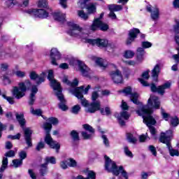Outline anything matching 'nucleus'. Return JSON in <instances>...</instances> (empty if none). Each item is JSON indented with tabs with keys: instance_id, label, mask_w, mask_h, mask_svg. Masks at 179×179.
Listing matches in <instances>:
<instances>
[{
	"instance_id": "1",
	"label": "nucleus",
	"mask_w": 179,
	"mask_h": 179,
	"mask_svg": "<svg viewBox=\"0 0 179 179\" xmlns=\"http://www.w3.org/2000/svg\"><path fill=\"white\" fill-rule=\"evenodd\" d=\"M149 106L152 107V108H159L160 101L159 98L156 96L151 95L148 99V105L141 106L140 109L136 110V113L138 115L143 117V122L149 127L151 135L155 136L157 131H156L155 127H151L150 125H155L156 120L150 115L152 114V109L149 108Z\"/></svg>"
},
{
	"instance_id": "2",
	"label": "nucleus",
	"mask_w": 179,
	"mask_h": 179,
	"mask_svg": "<svg viewBox=\"0 0 179 179\" xmlns=\"http://www.w3.org/2000/svg\"><path fill=\"white\" fill-rule=\"evenodd\" d=\"M82 92H83V85L79 87L70 90V93L73 94V96L77 97V99H80L82 106H83V107L87 108L85 110L87 113H96V111H98V110H100V107H101L100 101H94L90 104H89V102L87 101V100H86L83 97V94H82Z\"/></svg>"
},
{
	"instance_id": "3",
	"label": "nucleus",
	"mask_w": 179,
	"mask_h": 179,
	"mask_svg": "<svg viewBox=\"0 0 179 179\" xmlns=\"http://www.w3.org/2000/svg\"><path fill=\"white\" fill-rule=\"evenodd\" d=\"M30 87H31V82H30V80H25L24 81L20 82L17 86L13 87L11 93L15 99L19 100L26 96V92Z\"/></svg>"
},
{
	"instance_id": "4",
	"label": "nucleus",
	"mask_w": 179,
	"mask_h": 179,
	"mask_svg": "<svg viewBox=\"0 0 179 179\" xmlns=\"http://www.w3.org/2000/svg\"><path fill=\"white\" fill-rule=\"evenodd\" d=\"M105 169L108 173H113L114 176H122L125 179H128V173L124 169V167L117 166L114 161L111 160L110 157L105 156Z\"/></svg>"
},
{
	"instance_id": "5",
	"label": "nucleus",
	"mask_w": 179,
	"mask_h": 179,
	"mask_svg": "<svg viewBox=\"0 0 179 179\" xmlns=\"http://www.w3.org/2000/svg\"><path fill=\"white\" fill-rule=\"evenodd\" d=\"M173 139V130H168L166 132H162L159 137V142L165 143L169 150L171 156H179L178 150L173 149L170 144V141Z\"/></svg>"
},
{
	"instance_id": "6",
	"label": "nucleus",
	"mask_w": 179,
	"mask_h": 179,
	"mask_svg": "<svg viewBox=\"0 0 179 179\" xmlns=\"http://www.w3.org/2000/svg\"><path fill=\"white\" fill-rule=\"evenodd\" d=\"M52 128V125H51L50 123L45 122L43 124V129L46 131V136L45 137V142L50 146L51 149H55L56 152H58L61 148V145L52 140V138L51 137V135H50V132L51 131V129Z\"/></svg>"
},
{
	"instance_id": "7",
	"label": "nucleus",
	"mask_w": 179,
	"mask_h": 179,
	"mask_svg": "<svg viewBox=\"0 0 179 179\" xmlns=\"http://www.w3.org/2000/svg\"><path fill=\"white\" fill-rule=\"evenodd\" d=\"M86 43H88L89 44H92V45H97V47H106V50L109 52H114L115 51V48H117V46L114 45V43L111 42H108L107 39H101V38H96V39H86Z\"/></svg>"
},
{
	"instance_id": "8",
	"label": "nucleus",
	"mask_w": 179,
	"mask_h": 179,
	"mask_svg": "<svg viewBox=\"0 0 179 179\" xmlns=\"http://www.w3.org/2000/svg\"><path fill=\"white\" fill-rule=\"evenodd\" d=\"M68 26L69 27L68 33L70 36H72L73 37H80V38L85 40V42L86 40H88L87 34H83V29L77 24L70 22L68 23Z\"/></svg>"
},
{
	"instance_id": "9",
	"label": "nucleus",
	"mask_w": 179,
	"mask_h": 179,
	"mask_svg": "<svg viewBox=\"0 0 179 179\" xmlns=\"http://www.w3.org/2000/svg\"><path fill=\"white\" fill-rule=\"evenodd\" d=\"M122 93L125 94V96H130V100L132 101L134 104H137V106H139L141 104V102H139V94L137 92H132V88L131 87H127L122 90Z\"/></svg>"
},
{
	"instance_id": "10",
	"label": "nucleus",
	"mask_w": 179,
	"mask_h": 179,
	"mask_svg": "<svg viewBox=\"0 0 179 179\" xmlns=\"http://www.w3.org/2000/svg\"><path fill=\"white\" fill-rule=\"evenodd\" d=\"M99 29H100L102 31H107L108 24L101 22L99 18L95 19L90 27V29L92 30V31H96V30H99Z\"/></svg>"
},
{
	"instance_id": "11",
	"label": "nucleus",
	"mask_w": 179,
	"mask_h": 179,
	"mask_svg": "<svg viewBox=\"0 0 179 179\" xmlns=\"http://www.w3.org/2000/svg\"><path fill=\"white\" fill-rule=\"evenodd\" d=\"M27 13L34 16L35 17H39L40 19H45L48 17V13L44 9H29L27 10Z\"/></svg>"
},
{
	"instance_id": "12",
	"label": "nucleus",
	"mask_w": 179,
	"mask_h": 179,
	"mask_svg": "<svg viewBox=\"0 0 179 179\" xmlns=\"http://www.w3.org/2000/svg\"><path fill=\"white\" fill-rule=\"evenodd\" d=\"M45 76H47V72L43 71L39 76L36 71H31L29 73V78L31 80H36V85H41L44 80H45Z\"/></svg>"
},
{
	"instance_id": "13",
	"label": "nucleus",
	"mask_w": 179,
	"mask_h": 179,
	"mask_svg": "<svg viewBox=\"0 0 179 179\" xmlns=\"http://www.w3.org/2000/svg\"><path fill=\"white\" fill-rule=\"evenodd\" d=\"M48 79L50 82V86L52 87L54 91L58 92L59 90H62L61 84L54 79V71L48 70Z\"/></svg>"
},
{
	"instance_id": "14",
	"label": "nucleus",
	"mask_w": 179,
	"mask_h": 179,
	"mask_svg": "<svg viewBox=\"0 0 179 179\" xmlns=\"http://www.w3.org/2000/svg\"><path fill=\"white\" fill-rule=\"evenodd\" d=\"M170 87H171V83L170 82H166L164 85L158 87H156L155 84H152L150 87L152 92H157L159 94L162 95L164 94V90L170 89Z\"/></svg>"
},
{
	"instance_id": "15",
	"label": "nucleus",
	"mask_w": 179,
	"mask_h": 179,
	"mask_svg": "<svg viewBox=\"0 0 179 179\" xmlns=\"http://www.w3.org/2000/svg\"><path fill=\"white\" fill-rule=\"evenodd\" d=\"M55 96H57L58 100L60 101L59 103V108L62 110V111H66L68 110V106H66V101L62 94V90L55 92Z\"/></svg>"
},
{
	"instance_id": "16",
	"label": "nucleus",
	"mask_w": 179,
	"mask_h": 179,
	"mask_svg": "<svg viewBox=\"0 0 179 179\" xmlns=\"http://www.w3.org/2000/svg\"><path fill=\"white\" fill-rule=\"evenodd\" d=\"M50 58L52 65L58 66V63H57V61L62 58V55H61V52L58 51V49L53 48L50 50Z\"/></svg>"
},
{
	"instance_id": "17",
	"label": "nucleus",
	"mask_w": 179,
	"mask_h": 179,
	"mask_svg": "<svg viewBox=\"0 0 179 179\" xmlns=\"http://www.w3.org/2000/svg\"><path fill=\"white\" fill-rule=\"evenodd\" d=\"M141 33V31H139L138 29L134 28L129 31V36L127 39L126 40V44L127 45H131L132 43L135 41V38L138 37V34Z\"/></svg>"
},
{
	"instance_id": "18",
	"label": "nucleus",
	"mask_w": 179,
	"mask_h": 179,
	"mask_svg": "<svg viewBox=\"0 0 179 179\" xmlns=\"http://www.w3.org/2000/svg\"><path fill=\"white\" fill-rule=\"evenodd\" d=\"M147 10L151 13L152 20L154 22H157V20H159L160 17V10H159V8L157 6L152 7V6H148Z\"/></svg>"
},
{
	"instance_id": "19",
	"label": "nucleus",
	"mask_w": 179,
	"mask_h": 179,
	"mask_svg": "<svg viewBox=\"0 0 179 179\" xmlns=\"http://www.w3.org/2000/svg\"><path fill=\"white\" fill-rule=\"evenodd\" d=\"M161 114L163 118H164L165 121H170L171 125L172 127H177L178 125L179 120H178V117H177L176 116L173 117L170 116L169 113L164 111V110H162Z\"/></svg>"
},
{
	"instance_id": "20",
	"label": "nucleus",
	"mask_w": 179,
	"mask_h": 179,
	"mask_svg": "<svg viewBox=\"0 0 179 179\" xmlns=\"http://www.w3.org/2000/svg\"><path fill=\"white\" fill-rule=\"evenodd\" d=\"M110 76L114 83H122V73L120 70L116 69L115 71H110Z\"/></svg>"
},
{
	"instance_id": "21",
	"label": "nucleus",
	"mask_w": 179,
	"mask_h": 179,
	"mask_svg": "<svg viewBox=\"0 0 179 179\" xmlns=\"http://www.w3.org/2000/svg\"><path fill=\"white\" fill-rule=\"evenodd\" d=\"M83 127L85 129V131H89L90 133L87 134L86 131H83L81 133L83 138H84V139H91L92 134H94V129L87 124H83Z\"/></svg>"
},
{
	"instance_id": "22",
	"label": "nucleus",
	"mask_w": 179,
	"mask_h": 179,
	"mask_svg": "<svg viewBox=\"0 0 179 179\" xmlns=\"http://www.w3.org/2000/svg\"><path fill=\"white\" fill-rule=\"evenodd\" d=\"M23 131L25 142L29 148H31L33 146L31 143V134H33V131L30 128L24 129Z\"/></svg>"
},
{
	"instance_id": "23",
	"label": "nucleus",
	"mask_w": 179,
	"mask_h": 179,
	"mask_svg": "<svg viewBox=\"0 0 179 179\" xmlns=\"http://www.w3.org/2000/svg\"><path fill=\"white\" fill-rule=\"evenodd\" d=\"M78 69L83 76H89L90 73V69L83 63V62L78 61Z\"/></svg>"
},
{
	"instance_id": "24",
	"label": "nucleus",
	"mask_w": 179,
	"mask_h": 179,
	"mask_svg": "<svg viewBox=\"0 0 179 179\" xmlns=\"http://www.w3.org/2000/svg\"><path fill=\"white\" fill-rule=\"evenodd\" d=\"M37 92H38V89L37 88V86L32 85L31 89V92L29 94V106H33V104H34V102L36 101V94H37Z\"/></svg>"
},
{
	"instance_id": "25",
	"label": "nucleus",
	"mask_w": 179,
	"mask_h": 179,
	"mask_svg": "<svg viewBox=\"0 0 179 179\" xmlns=\"http://www.w3.org/2000/svg\"><path fill=\"white\" fill-rule=\"evenodd\" d=\"M115 116L119 121L120 125H121V127H124L125 125V122L123 120H128L130 115L127 111H122L120 115H116Z\"/></svg>"
},
{
	"instance_id": "26",
	"label": "nucleus",
	"mask_w": 179,
	"mask_h": 179,
	"mask_svg": "<svg viewBox=\"0 0 179 179\" xmlns=\"http://www.w3.org/2000/svg\"><path fill=\"white\" fill-rule=\"evenodd\" d=\"M162 66H163V63L162 62L157 63L154 66L153 69L152 70V78H156L157 79V78L159 77V73H160V69H162Z\"/></svg>"
},
{
	"instance_id": "27",
	"label": "nucleus",
	"mask_w": 179,
	"mask_h": 179,
	"mask_svg": "<svg viewBox=\"0 0 179 179\" xmlns=\"http://www.w3.org/2000/svg\"><path fill=\"white\" fill-rule=\"evenodd\" d=\"M53 17L55 20H57V22H60V23H64V22H65V14L62 13L59 11L55 12L53 13Z\"/></svg>"
},
{
	"instance_id": "28",
	"label": "nucleus",
	"mask_w": 179,
	"mask_h": 179,
	"mask_svg": "<svg viewBox=\"0 0 179 179\" xmlns=\"http://www.w3.org/2000/svg\"><path fill=\"white\" fill-rule=\"evenodd\" d=\"M94 62L100 66V68H102L103 69H105V68H107L108 66V64L104 59L96 57L94 59Z\"/></svg>"
},
{
	"instance_id": "29",
	"label": "nucleus",
	"mask_w": 179,
	"mask_h": 179,
	"mask_svg": "<svg viewBox=\"0 0 179 179\" xmlns=\"http://www.w3.org/2000/svg\"><path fill=\"white\" fill-rule=\"evenodd\" d=\"M63 83H66V85H69V86H71V87H76L78 85H79V81L78 79H74L72 83L69 82L68 80V77L64 76L62 79Z\"/></svg>"
},
{
	"instance_id": "30",
	"label": "nucleus",
	"mask_w": 179,
	"mask_h": 179,
	"mask_svg": "<svg viewBox=\"0 0 179 179\" xmlns=\"http://www.w3.org/2000/svg\"><path fill=\"white\" fill-rule=\"evenodd\" d=\"M15 117L21 127H24L26 124V119H24V114L23 113H16Z\"/></svg>"
},
{
	"instance_id": "31",
	"label": "nucleus",
	"mask_w": 179,
	"mask_h": 179,
	"mask_svg": "<svg viewBox=\"0 0 179 179\" xmlns=\"http://www.w3.org/2000/svg\"><path fill=\"white\" fill-rule=\"evenodd\" d=\"M110 12H119V10H122V6L117 4H110L108 6Z\"/></svg>"
},
{
	"instance_id": "32",
	"label": "nucleus",
	"mask_w": 179,
	"mask_h": 179,
	"mask_svg": "<svg viewBox=\"0 0 179 179\" xmlns=\"http://www.w3.org/2000/svg\"><path fill=\"white\" fill-rule=\"evenodd\" d=\"M76 179H96V173L93 171H89L87 172V178H85L82 176H78L76 178Z\"/></svg>"
},
{
	"instance_id": "33",
	"label": "nucleus",
	"mask_w": 179,
	"mask_h": 179,
	"mask_svg": "<svg viewBox=\"0 0 179 179\" xmlns=\"http://www.w3.org/2000/svg\"><path fill=\"white\" fill-rule=\"evenodd\" d=\"M99 89H100V86H96L94 88V92L92 94V100L93 101V103H94V101H97L96 100H97V99H99Z\"/></svg>"
},
{
	"instance_id": "34",
	"label": "nucleus",
	"mask_w": 179,
	"mask_h": 179,
	"mask_svg": "<svg viewBox=\"0 0 179 179\" xmlns=\"http://www.w3.org/2000/svg\"><path fill=\"white\" fill-rule=\"evenodd\" d=\"M135 55V52L132 50H126L124 51L123 57H124L127 59H131V58H134Z\"/></svg>"
},
{
	"instance_id": "35",
	"label": "nucleus",
	"mask_w": 179,
	"mask_h": 179,
	"mask_svg": "<svg viewBox=\"0 0 179 179\" xmlns=\"http://www.w3.org/2000/svg\"><path fill=\"white\" fill-rule=\"evenodd\" d=\"M86 9L90 14L94 13L96 12V4L91 3L86 7Z\"/></svg>"
},
{
	"instance_id": "36",
	"label": "nucleus",
	"mask_w": 179,
	"mask_h": 179,
	"mask_svg": "<svg viewBox=\"0 0 179 179\" xmlns=\"http://www.w3.org/2000/svg\"><path fill=\"white\" fill-rule=\"evenodd\" d=\"M8 168V158L7 157H3L2 160V165L1 166L0 171L1 172L5 171L6 169Z\"/></svg>"
},
{
	"instance_id": "37",
	"label": "nucleus",
	"mask_w": 179,
	"mask_h": 179,
	"mask_svg": "<svg viewBox=\"0 0 179 179\" xmlns=\"http://www.w3.org/2000/svg\"><path fill=\"white\" fill-rule=\"evenodd\" d=\"M127 140L130 143H136L138 138H136L132 134H127Z\"/></svg>"
},
{
	"instance_id": "38",
	"label": "nucleus",
	"mask_w": 179,
	"mask_h": 179,
	"mask_svg": "<svg viewBox=\"0 0 179 179\" xmlns=\"http://www.w3.org/2000/svg\"><path fill=\"white\" fill-rule=\"evenodd\" d=\"M78 15L83 20H87V19H89V16L85 13V11H83V10H78Z\"/></svg>"
},
{
	"instance_id": "39",
	"label": "nucleus",
	"mask_w": 179,
	"mask_h": 179,
	"mask_svg": "<svg viewBox=\"0 0 179 179\" xmlns=\"http://www.w3.org/2000/svg\"><path fill=\"white\" fill-rule=\"evenodd\" d=\"M22 164H23V161L22 159H17L13 160V166L15 169H17V167H20Z\"/></svg>"
},
{
	"instance_id": "40",
	"label": "nucleus",
	"mask_w": 179,
	"mask_h": 179,
	"mask_svg": "<svg viewBox=\"0 0 179 179\" xmlns=\"http://www.w3.org/2000/svg\"><path fill=\"white\" fill-rule=\"evenodd\" d=\"M30 112L33 115H38L40 116L41 114H43V112H41V110L40 109H34V108L31 107Z\"/></svg>"
},
{
	"instance_id": "41",
	"label": "nucleus",
	"mask_w": 179,
	"mask_h": 179,
	"mask_svg": "<svg viewBox=\"0 0 179 179\" xmlns=\"http://www.w3.org/2000/svg\"><path fill=\"white\" fill-rule=\"evenodd\" d=\"M14 73L17 78H20L21 79H23L26 76V71H22L20 70L16 71Z\"/></svg>"
},
{
	"instance_id": "42",
	"label": "nucleus",
	"mask_w": 179,
	"mask_h": 179,
	"mask_svg": "<svg viewBox=\"0 0 179 179\" xmlns=\"http://www.w3.org/2000/svg\"><path fill=\"white\" fill-rule=\"evenodd\" d=\"M39 171L41 176H44L45 174H47V164H41Z\"/></svg>"
},
{
	"instance_id": "43",
	"label": "nucleus",
	"mask_w": 179,
	"mask_h": 179,
	"mask_svg": "<svg viewBox=\"0 0 179 179\" xmlns=\"http://www.w3.org/2000/svg\"><path fill=\"white\" fill-rule=\"evenodd\" d=\"M79 111H80V105L73 106L71 108L72 114L78 115L79 114Z\"/></svg>"
},
{
	"instance_id": "44",
	"label": "nucleus",
	"mask_w": 179,
	"mask_h": 179,
	"mask_svg": "<svg viewBox=\"0 0 179 179\" xmlns=\"http://www.w3.org/2000/svg\"><path fill=\"white\" fill-rule=\"evenodd\" d=\"M6 5L8 8H13L15 5H17V1L16 0H8L6 2Z\"/></svg>"
},
{
	"instance_id": "45",
	"label": "nucleus",
	"mask_w": 179,
	"mask_h": 179,
	"mask_svg": "<svg viewBox=\"0 0 179 179\" xmlns=\"http://www.w3.org/2000/svg\"><path fill=\"white\" fill-rule=\"evenodd\" d=\"M48 5L47 0H38V8H47Z\"/></svg>"
},
{
	"instance_id": "46",
	"label": "nucleus",
	"mask_w": 179,
	"mask_h": 179,
	"mask_svg": "<svg viewBox=\"0 0 179 179\" xmlns=\"http://www.w3.org/2000/svg\"><path fill=\"white\" fill-rule=\"evenodd\" d=\"M67 162L69 163V167H77L78 162L72 158L67 159Z\"/></svg>"
},
{
	"instance_id": "47",
	"label": "nucleus",
	"mask_w": 179,
	"mask_h": 179,
	"mask_svg": "<svg viewBox=\"0 0 179 179\" xmlns=\"http://www.w3.org/2000/svg\"><path fill=\"white\" fill-rule=\"evenodd\" d=\"M124 154L128 157H130L131 159H132V157H134V154H132V152H131V150H129V148H128L127 146L124 147Z\"/></svg>"
},
{
	"instance_id": "48",
	"label": "nucleus",
	"mask_w": 179,
	"mask_h": 179,
	"mask_svg": "<svg viewBox=\"0 0 179 179\" xmlns=\"http://www.w3.org/2000/svg\"><path fill=\"white\" fill-rule=\"evenodd\" d=\"M71 136L73 141H79V134H78L76 131L73 130L71 132Z\"/></svg>"
},
{
	"instance_id": "49",
	"label": "nucleus",
	"mask_w": 179,
	"mask_h": 179,
	"mask_svg": "<svg viewBox=\"0 0 179 179\" xmlns=\"http://www.w3.org/2000/svg\"><path fill=\"white\" fill-rule=\"evenodd\" d=\"M60 167L63 169V170H66L68 167H69V163H68V159L62 161L60 162Z\"/></svg>"
},
{
	"instance_id": "50",
	"label": "nucleus",
	"mask_w": 179,
	"mask_h": 179,
	"mask_svg": "<svg viewBox=\"0 0 179 179\" xmlns=\"http://www.w3.org/2000/svg\"><path fill=\"white\" fill-rule=\"evenodd\" d=\"M45 161L47 164H48V163H51V164H55V163H57L55 157H46Z\"/></svg>"
},
{
	"instance_id": "51",
	"label": "nucleus",
	"mask_w": 179,
	"mask_h": 179,
	"mask_svg": "<svg viewBox=\"0 0 179 179\" xmlns=\"http://www.w3.org/2000/svg\"><path fill=\"white\" fill-rule=\"evenodd\" d=\"M101 113L103 115H110L111 114V110L110 109V108L106 107L105 108V110L104 109H101Z\"/></svg>"
},
{
	"instance_id": "52",
	"label": "nucleus",
	"mask_w": 179,
	"mask_h": 179,
	"mask_svg": "<svg viewBox=\"0 0 179 179\" xmlns=\"http://www.w3.org/2000/svg\"><path fill=\"white\" fill-rule=\"evenodd\" d=\"M3 82L4 85H10V83H12V80H10L9 76L7 75L3 76Z\"/></svg>"
},
{
	"instance_id": "53",
	"label": "nucleus",
	"mask_w": 179,
	"mask_h": 179,
	"mask_svg": "<svg viewBox=\"0 0 179 179\" xmlns=\"http://www.w3.org/2000/svg\"><path fill=\"white\" fill-rule=\"evenodd\" d=\"M102 139L103 145H105L106 148H110V141H108L107 136L106 135H102Z\"/></svg>"
},
{
	"instance_id": "54",
	"label": "nucleus",
	"mask_w": 179,
	"mask_h": 179,
	"mask_svg": "<svg viewBox=\"0 0 179 179\" xmlns=\"http://www.w3.org/2000/svg\"><path fill=\"white\" fill-rule=\"evenodd\" d=\"M8 68H9V64H8V63H1L0 64V69L3 72L6 71V70L8 69Z\"/></svg>"
},
{
	"instance_id": "55",
	"label": "nucleus",
	"mask_w": 179,
	"mask_h": 179,
	"mask_svg": "<svg viewBox=\"0 0 179 179\" xmlns=\"http://www.w3.org/2000/svg\"><path fill=\"white\" fill-rule=\"evenodd\" d=\"M3 99H5V100H6L8 103H10V104H13V103H15V101H13V97L12 96H7L5 94L2 95Z\"/></svg>"
},
{
	"instance_id": "56",
	"label": "nucleus",
	"mask_w": 179,
	"mask_h": 179,
	"mask_svg": "<svg viewBox=\"0 0 179 179\" xmlns=\"http://www.w3.org/2000/svg\"><path fill=\"white\" fill-rule=\"evenodd\" d=\"M141 46L143 48H150V47H152V43L149 41H143L141 43Z\"/></svg>"
},
{
	"instance_id": "57",
	"label": "nucleus",
	"mask_w": 179,
	"mask_h": 179,
	"mask_svg": "<svg viewBox=\"0 0 179 179\" xmlns=\"http://www.w3.org/2000/svg\"><path fill=\"white\" fill-rule=\"evenodd\" d=\"M19 157L20 160L23 162V160L27 157V153L25 151H21L19 152Z\"/></svg>"
},
{
	"instance_id": "58",
	"label": "nucleus",
	"mask_w": 179,
	"mask_h": 179,
	"mask_svg": "<svg viewBox=\"0 0 179 179\" xmlns=\"http://www.w3.org/2000/svg\"><path fill=\"white\" fill-rule=\"evenodd\" d=\"M145 54V49H143V48H138L137 49L136 55H140L141 57H143Z\"/></svg>"
},
{
	"instance_id": "59",
	"label": "nucleus",
	"mask_w": 179,
	"mask_h": 179,
	"mask_svg": "<svg viewBox=\"0 0 179 179\" xmlns=\"http://www.w3.org/2000/svg\"><path fill=\"white\" fill-rule=\"evenodd\" d=\"M176 50L178 51V54L172 55L173 59L176 61V64H178L179 62V48H176Z\"/></svg>"
},
{
	"instance_id": "60",
	"label": "nucleus",
	"mask_w": 179,
	"mask_h": 179,
	"mask_svg": "<svg viewBox=\"0 0 179 179\" xmlns=\"http://www.w3.org/2000/svg\"><path fill=\"white\" fill-rule=\"evenodd\" d=\"M149 150L153 155V156H157V152L156 151V148L153 145L149 146Z\"/></svg>"
},
{
	"instance_id": "61",
	"label": "nucleus",
	"mask_w": 179,
	"mask_h": 179,
	"mask_svg": "<svg viewBox=\"0 0 179 179\" xmlns=\"http://www.w3.org/2000/svg\"><path fill=\"white\" fill-rule=\"evenodd\" d=\"M48 121L50 122V124H52V125H57V124H58V119L55 117H50Z\"/></svg>"
},
{
	"instance_id": "62",
	"label": "nucleus",
	"mask_w": 179,
	"mask_h": 179,
	"mask_svg": "<svg viewBox=\"0 0 179 179\" xmlns=\"http://www.w3.org/2000/svg\"><path fill=\"white\" fill-rule=\"evenodd\" d=\"M15 151L14 150H10L5 153L6 157H15Z\"/></svg>"
},
{
	"instance_id": "63",
	"label": "nucleus",
	"mask_w": 179,
	"mask_h": 179,
	"mask_svg": "<svg viewBox=\"0 0 179 179\" xmlns=\"http://www.w3.org/2000/svg\"><path fill=\"white\" fill-rule=\"evenodd\" d=\"M45 144L43 142H40L38 143L36 146V150H41V149H44Z\"/></svg>"
},
{
	"instance_id": "64",
	"label": "nucleus",
	"mask_w": 179,
	"mask_h": 179,
	"mask_svg": "<svg viewBox=\"0 0 179 179\" xmlns=\"http://www.w3.org/2000/svg\"><path fill=\"white\" fill-rule=\"evenodd\" d=\"M174 31L179 33V20L176 21V24L174 26Z\"/></svg>"
}]
</instances>
